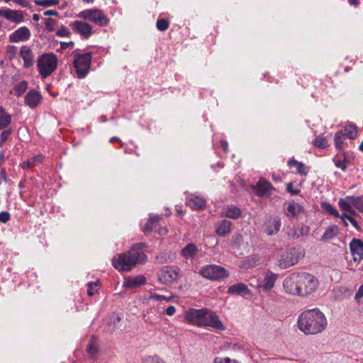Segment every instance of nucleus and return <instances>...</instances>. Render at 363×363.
<instances>
[{
    "label": "nucleus",
    "instance_id": "nucleus-1",
    "mask_svg": "<svg viewBox=\"0 0 363 363\" xmlns=\"http://www.w3.org/2000/svg\"><path fill=\"white\" fill-rule=\"evenodd\" d=\"M147 247L145 242L133 245L128 252L117 254L113 257V267L121 272H129L137 265L143 264L147 259L145 252Z\"/></svg>",
    "mask_w": 363,
    "mask_h": 363
},
{
    "label": "nucleus",
    "instance_id": "nucleus-2",
    "mask_svg": "<svg viewBox=\"0 0 363 363\" xmlns=\"http://www.w3.org/2000/svg\"><path fill=\"white\" fill-rule=\"evenodd\" d=\"M328 325L325 314L318 308L308 309L301 313L297 319V326L306 335L323 333Z\"/></svg>",
    "mask_w": 363,
    "mask_h": 363
},
{
    "label": "nucleus",
    "instance_id": "nucleus-3",
    "mask_svg": "<svg viewBox=\"0 0 363 363\" xmlns=\"http://www.w3.org/2000/svg\"><path fill=\"white\" fill-rule=\"evenodd\" d=\"M58 59L53 52L43 53L37 60V68L42 79H45L57 69Z\"/></svg>",
    "mask_w": 363,
    "mask_h": 363
},
{
    "label": "nucleus",
    "instance_id": "nucleus-4",
    "mask_svg": "<svg viewBox=\"0 0 363 363\" xmlns=\"http://www.w3.org/2000/svg\"><path fill=\"white\" fill-rule=\"evenodd\" d=\"M74 51V66L75 67L77 77L80 79L84 78L88 74L90 68V65L92 60V53L88 52L84 54H78Z\"/></svg>",
    "mask_w": 363,
    "mask_h": 363
},
{
    "label": "nucleus",
    "instance_id": "nucleus-5",
    "mask_svg": "<svg viewBox=\"0 0 363 363\" xmlns=\"http://www.w3.org/2000/svg\"><path fill=\"white\" fill-rule=\"evenodd\" d=\"M77 17L88 20L100 27L106 26L110 21L104 12L99 9L84 10L77 14Z\"/></svg>",
    "mask_w": 363,
    "mask_h": 363
},
{
    "label": "nucleus",
    "instance_id": "nucleus-6",
    "mask_svg": "<svg viewBox=\"0 0 363 363\" xmlns=\"http://www.w3.org/2000/svg\"><path fill=\"white\" fill-rule=\"evenodd\" d=\"M199 274L207 279L211 281H219L228 278L230 275L228 271L224 267L216 265L210 264L202 267L199 270Z\"/></svg>",
    "mask_w": 363,
    "mask_h": 363
},
{
    "label": "nucleus",
    "instance_id": "nucleus-7",
    "mask_svg": "<svg viewBox=\"0 0 363 363\" xmlns=\"http://www.w3.org/2000/svg\"><path fill=\"white\" fill-rule=\"evenodd\" d=\"M298 273L301 296L313 293L317 289L319 284L318 279L307 272Z\"/></svg>",
    "mask_w": 363,
    "mask_h": 363
},
{
    "label": "nucleus",
    "instance_id": "nucleus-8",
    "mask_svg": "<svg viewBox=\"0 0 363 363\" xmlns=\"http://www.w3.org/2000/svg\"><path fill=\"white\" fill-rule=\"evenodd\" d=\"M181 269L177 267L165 266L159 272L160 281L165 284L177 281L180 277Z\"/></svg>",
    "mask_w": 363,
    "mask_h": 363
},
{
    "label": "nucleus",
    "instance_id": "nucleus-9",
    "mask_svg": "<svg viewBox=\"0 0 363 363\" xmlns=\"http://www.w3.org/2000/svg\"><path fill=\"white\" fill-rule=\"evenodd\" d=\"M283 287L286 293L301 296L299 285V273H293L283 281Z\"/></svg>",
    "mask_w": 363,
    "mask_h": 363
},
{
    "label": "nucleus",
    "instance_id": "nucleus-10",
    "mask_svg": "<svg viewBox=\"0 0 363 363\" xmlns=\"http://www.w3.org/2000/svg\"><path fill=\"white\" fill-rule=\"evenodd\" d=\"M200 327H211L218 330H224L225 327L216 313L206 308Z\"/></svg>",
    "mask_w": 363,
    "mask_h": 363
},
{
    "label": "nucleus",
    "instance_id": "nucleus-11",
    "mask_svg": "<svg viewBox=\"0 0 363 363\" xmlns=\"http://www.w3.org/2000/svg\"><path fill=\"white\" fill-rule=\"evenodd\" d=\"M298 262V258L294 249H289L280 255L278 266L284 269L296 264Z\"/></svg>",
    "mask_w": 363,
    "mask_h": 363
},
{
    "label": "nucleus",
    "instance_id": "nucleus-12",
    "mask_svg": "<svg viewBox=\"0 0 363 363\" xmlns=\"http://www.w3.org/2000/svg\"><path fill=\"white\" fill-rule=\"evenodd\" d=\"M70 27L74 33L79 34L83 39H88L94 33L92 26L85 21H74Z\"/></svg>",
    "mask_w": 363,
    "mask_h": 363
},
{
    "label": "nucleus",
    "instance_id": "nucleus-13",
    "mask_svg": "<svg viewBox=\"0 0 363 363\" xmlns=\"http://www.w3.org/2000/svg\"><path fill=\"white\" fill-rule=\"evenodd\" d=\"M256 194L259 197H269L275 191V188L265 179L261 178L254 186Z\"/></svg>",
    "mask_w": 363,
    "mask_h": 363
},
{
    "label": "nucleus",
    "instance_id": "nucleus-14",
    "mask_svg": "<svg viewBox=\"0 0 363 363\" xmlns=\"http://www.w3.org/2000/svg\"><path fill=\"white\" fill-rule=\"evenodd\" d=\"M206 311V308H190L186 311L184 318L186 322L200 327Z\"/></svg>",
    "mask_w": 363,
    "mask_h": 363
},
{
    "label": "nucleus",
    "instance_id": "nucleus-15",
    "mask_svg": "<svg viewBox=\"0 0 363 363\" xmlns=\"http://www.w3.org/2000/svg\"><path fill=\"white\" fill-rule=\"evenodd\" d=\"M31 36L30 30L26 26H22L9 35V40L12 43L27 41Z\"/></svg>",
    "mask_w": 363,
    "mask_h": 363
},
{
    "label": "nucleus",
    "instance_id": "nucleus-16",
    "mask_svg": "<svg viewBox=\"0 0 363 363\" xmlns=\"http://www.w3.org/2000/svg\"><path fill=\"white\" fill-rule=\"evenodd\" d=\"M0 16L16 23L24 21V12L20 10L0 9Z\"/></svg>",
    "mask_w": 363,
    "mask_h": 363
},
{
    "label": "nucleus",
    "instance_id": "nucleus-17",
    "mask_svg": "<svg viewBox=\"0 0 363 363\" xmlns=\"http://www.w3.org/2000/svg\"><path fill=\"white\" fill-rule=\"evenodd\" d=\"M19 55L23 61V67L25 69H29L34 65L35 55L33 50L29 46H21Z\"/></svg>",
    "mask_w": 363,
    "mask_h": 363
},
{
    "label": "nucleus",
    "instance_id": "nucleus-18",
    "mask_svg": "<svg viewBox=\"0 0 363 363\" xmlns=\"http://www.w3.org/2000/svg\"><path fill=\"white\" fill-rule=\"evenodd\" d=\"M351 254L354 262H359L363 259V241L353 238L349 245Z\"/></svg>",
    "mask_w": 363,
    "mask_h": 363
},
{
    "label": "nucleus",
    "instance_id": "nucleus-19",
    "mask_svg": "<svg viewBox=\"0 0 363 363\" xmlns=\"http://www.w3.org/2000/svg\"><path fill=\"white\" fill-rule=\"evenodd\" d=\"M281 219L278 216L270 218L264 223V232L268 235H276L280 230Z\"/></svg>",
    "mask_w": 363,
    "mask_h": 363
},
{
    "label": "nucleus",
    "instance_id": "nucleus-20",
    "mask_svg": "<svg viewBox=\"0 0 363 363\" xmlns=\"http://www.w3.org/2000/svg\"><path fill=\"white\" fill-rule=\"evenodd\" d=\"M42 96L39 91L31 89L25 96V104L30 108H35L40 102Z\"/></svg>",
    "mask_w": 363,
    "mask_h": 363
},
{
    "label": "nucleus",
    "instance_id": "nucleus-21",
    "mask_svg": "<svg viewBox=\"0 0 363 363\" xmlns=\"http://www.w3.org/2000/svg\"><path fill=\"white\" fill-rule=\"evenodd\" d=\"M227 293L230 295H238L242 296H246L251 294L250 290L247 286L243 283H237L230 286L228 289Z\"/></svg>",
    "mask_w": 363,
    "mask_h": 363
},
{
    "label": "nucleus",
    "instance_id": "nucleus-22",
    "mask_svg": "<svg viewBox=\"0 0 363 363\" xmlns=\"http://www.w3.org/2000/svg\"><path fill=\"white\" fill-rule=\"evenodd\" d=\"M303 211V208L301 204L295 202L294 201H291L287 204V207L285 211V215L287 217L296 218L299 215H301Z\"/></svg>",
    "mask_w": 363,
    "mask_h": 363
},
{
    "label": "nucleus",
    "instance_id": "nucleus-23",
    "mask_svg": "<svg viewBox=\"0 0 363 363\" xmlns=\"http://www.w3.org/2000/svg\"><path fill=\"white\" fill-rule=\"evenodd\" d=\"M241 210L233 205H228L224 207L221 211L222 217H226L231 219H238L241 216Z\"/></svg>",
    "mask_w": 363,
    "mask_h": 363
},
{
    "label": "nucleus",
    "instance_id": "nucleus-24",
    "mask_svg": "<svg viewBox=\"0 0 363 363\" xmlns=\"http://www.w3.org/2000/svg\"><path fill=\"white\" fill-rule=\"evenodd\" d=\"M186 205L193 209L203 210L206 207V201L203 197L191 195L187 199Z\"/></svg>",
    "mask_w": 363,
    "mask_h": 363
},
{
    "label": "nucleus",
    "instance_id": "nucleus-25",
    "mask_svg": "<svg viewBox=\"0 0 363 363\" xmlns=\"http://www.w3.org/2000/svg\"><path fill=\"white\" fill-rule=\"evenodd\" d=\"M232 222L228 220H223L217 224L216 233L220 237H225L230 233Z\"/></svg>",
    "mask_w": 363,
    "mask_h": 363
},
{
    "label": "nucleus",
    "instance_id": "nucleus-26",
    "mask_svg": "<svg viewBox=\"0 0 363 363\" xmlns=\"http://www.w3.org/2000/svg\"><path fill=\"white\" fill-rule=\"evenodd\" d=\"M146 279L143 276L126 278L123 282V286L130 289H136L143 285Z\"/></svg>",
    "mask_w": 363,
    "mask_h": 363
},
{
    "label": "nucleus",
    "instance_id": "nucleus-27",
    "mask_svg": "<svg viewBox=\"0 0 363 363\" xmlns=\"http://www.w3.org/2000/svg\"><path fill=\"white\" fill-rule=\"evenodd\" d=\"M199 249L194 243L187 244L182 250V255L186 259H193L196 257Z\"/></svg>",
    "mask_w": 363,
    "mask_h": 363
},
{
    "label": "nucleus",
    "instance_id": "nucleus-28",
    "mask_svg": "<svg viewBox=\"0 0 363 363\" xmlns=\"http://www.w3.org/2000/svg\"><path fill=\"white\" fill-rule=\"evenodd\" d=\"M343 199L363 213V196H347Z\"/></svg>",
    "mask_w": 363,
    "mask_h": 363
},
{
    "label": "nucleus",
    "instance_id": "nucleus-29",
    "mask_svg": "<svg viewBox=\"0 0 363 363\" xmlns=\"http://www.w3.org/2000/svg\"><path fill=\"white\" fill-rule=\"evenodd\" d=\"M88 355L94 359L98 353V342L95 336H91L86 347Z\"/></svg>",
    "mask_w": 363,
    "mask_h": 363
},
{
    "label": "nucleus",
    "instance_id": "nucleus-30",
    "mask_svg": "<svg viewBox=\"0 0 363 363\" xmlns=\"http://www.w3.org/2000/svg\"><path fill=\"white\" fill-rule=\"evenodd\" d=\"M338 206L342 212H348L349 215L354 218L357 217L359 214L356 211V208L352 205L345 201L343 199H340L338 201Z\"/></svg>",
    "mask_w": 363,
    "mask_h": 363
},
{
    "label": "nucleus",
    "instance_id": "nucleus-31",
    "mask_svg": "<svg viewBox=\"0 0 363 363\" xmlns=\"http://www.w3.org/2000/svg\"><path fill=\"white\" fill-rule=\"evenodd\" d=\"M11 116L7 113L5 108L0 106V130H4L11 123Z\"/></svg>",
    "mask_w": 363,
    "mask_h": 363
},
{
    "label": "nucleus",
    "instance_id": "nucleus-32",
    "mask_svg": "<svg viewBox=\"0 0 363 363\" xmlns=\"http://www.w3.org/2000/svg\"><path fill=\"white\" fill-rule=\"evenodd\" d=\"M288 166L289 167H296L297 173L301 176H306L308 174V167L303 162H298L294 158L289 160Z\"/></svg>",
    "mask_w": 363,
    "mask_h": 363
},
{
    "label": "nucleus",
    "instance_id": "nucleus-33",
    "mask_svg": "<svg viewBox=\"0 0 363 363\" xmlns=\"http://www.w3.org/2000/svg\"><path fill=\"white\" fill-rule=\"evenodd\" d=\"M338 233L339 228L336 225H331L325 230L320 238V240L323 242L329 241L337 235Z\"/></svg>",
    "mask_w": 363,
    "mask_h": 363
},
{
    "label": "nucleus",
    "instance_id": "nucleus-34",
    "mask_svg": "<svg viewBox=\"0 0 363 363\" xmlns=\"http://www.w3.org/2000/svg\"><path fill=\"white\" fill-rule=\"evenodd\" d=\"M344 135L350 140H354L357 135V126L353 124H348L342 130Z\"/></svg>",
    "mask_w": 363,
    "mask_h": 363
},
{
    "label": "nucleus",
    "instance_id": "nucleus-35",
    "mask_svg": "<svg viewBox=\"0 0 363 363\" xmlns=\"http://www.w3.org/2000/svg\"><path fill=\"white\" fill-rule=\"evenodd\" d=\"M277 275L271 273L268 274L262 281V287L265 291H269L274 285Z\"/></svg>",
    "mask_w": 363,
    "mask_h": 363
},
{
    "label": "nucleus",
    "instance_id": "nucleus-36",
    "mask_svg": "<svg viewBox=\"0 0 363 363\" xmlns=\"http://www.w3.org/2000/svg\"><path fill=\"white\" fill-rule=\"evenodd\" d=\"M28 84L26 81H21L13 86V91L16 96H22L27 90Z\"/></svg>",
    "mask_w": 363,
    "mask_h": 363
},
{
    "label": "nucleus",
    "instance_id": "nucleus-37",
    "mask_svg": "<svg viewBox=\"0 0 363 363\" xmlns=\"http://www.w3.org/2000/svg\"><path fill=\"white\" fill-rule=\"evenodd\" d=\"M308 232V228L305 225H301V227H296L294 228L291 233H289V235L293 238H298L301 236H303L306 234H307Z\"/></svg>",
    "mask_w": 363,
    "mask_h": 363
},
{
    "label": "nucleus",
    "instance_id": "nucleus-38",
    "mask_svg": "<svg viewBox=\"0 0 363 363\" xmlns=\"http://www.w3.org/2000/svg\"><path fill=\"white\" fill-rule=\"evenodd\" d=\"M334 292L335 294L336 298L342 299L345 297L350 296L352 293L345 286H338L335 289Z\"/></svg>",
    "mask_w": 363,
    "mask_h": 363
},
{
    "label": "nucleus",
    "instance_id": "nucleus-39",
    "mask_svg": "<svg viewBox=\"0 0 363 363\" xmlns=\"http://www.w3.org/2000/svg\"><path fill=\"white\" fill-rule=\"evenodd\" d=\"M313 145L319 149H325L329 146L328 140L323 136H317L313 142Z\"/></svg>",
    "mask_w": 363,
    "mask_h": 363
},
{
    "label": "nucleus",
    "instance_id": "nucleus-40",
    "mask_svg": "<svg viewBox=\"0 0 363 363\" xmlns=\"http://www.w3.org/2000/svg\"><path fill=\"white\" fill-rule=\"evenodd\" d=\"M345 135L342 130L337 131L334 136V143L336 148L340 149L342 147Z\"/></svg>",
    "mask_w": 363,
    "mask_h": 363
},
{
    "label": "nucleus",
    "instance_id": "nucleus-41",
    "mask_svg": "<svg viewBox=\"0 0 363 363\" xmlns=\"http://www.w3.org/2000/svg\"><path fill=\"white\" fill-rule=\"evenodd\" d=\"M58 21L56 19L52 18H48L45 19V28L48 32H53L57 27Z\"/></svg>",
    "mask_w": 363,
    "mask_h": 363
},
{
    "label": "nucleus",
    "instance_id": "nucleus-42",
    "mask_svg": "<svg viewBox=\"0 0 363 363\" xmlns=\"http://www.w3.org/2000/svg\"><path fill=\"white\" fill-rule=\"evenodd\" d=\"M149 298L150 300L155 301H166V302H170L172 300V296H166L163 295H160L156 294L154 291L150 292Z\"/></svg>",
    "mask_w": 363,
    "mask_h": 363
},
{
    "label": "nucleus",
    "instance_id": "nucleus-43",
    "mask_svg": "<svg viewBox=\"0 0 363 363\" xmlns=\"http://www.w3.org/2000/svg\"><path fill=\"white\" fill-rule=\"evenodd\" d=\"M35 4L43 7H50L59 4L60 0H34Z\"/></svg>",
    "mask_w": 363,
    "mask_h": 363
},
{
    "label": "nucleus",
    "instance_id": "nucleus-44",
    "mask_svg": "<svg viewBox=\"0 0 363 363\" xmlns=\"http://www.w3.org/2000/svg\"><path fill=\"white\" fill-rule=\"evenodd\" d=\"M17 52V47L14 45H8L6 48V57L10 60H13L16 57Z\"/></svg>",
    "mask_w": 363,
    "mask_h": 363
},
{
    "label": "nucleus",
    "instance_id": "nucleus-45",
    "mask_svg": "<svg viewBox=\"0 0 363 363\" xmlns=\"http://www.w3.org/2000/svg\"><path fill=\"white\" fill-rule=\"evenodd\" d=\"M156 27L160 31H165L169 27V22L164 18H158L156 23Z\"/></svg>",
    "mask_w": 363,
    "mask_h": 363
},
{
    "label": "nucleus",
    "instance_id": "nucleus-46",
    "mask_svg": "<svg viewBox=\"0 0 363 363\" xmlns=\"http://www.w3.org/2000/svg\"><path fill=\"white\" fill-rule=\"evenodd\" d=\"M13 130L11 128H5L0 135V146H3L9 137L11 135Z\"/></svg>",
    "mask_w": 363,
    "mask_h": 363
},
{
    "label": "nucleus",
    "instance_id": "nucleus-47",
    "mask_svg": "<svg viewBox=\"0 0 363 363\" xmlns=\"http://www.w3.org/2000/svg\"><path fill=\"white\" fill-rule=\"evenodd\" d=\"M56 36L63 38V37H67L69 38L71 36V32L65 26H62L59 30L55 33Z\"/></svg>",
    "mask_w": 363,
    "mask_h": 363
},
{
    "label": "nucleus",
    "instance_id": "nucleus-48",
    "mask_svg": "<svg viewBox=\"0 0 363 363\" xmlns=\"http://www.w3.org/2000/svg\"><path fill=\"white\" fill-rule=\"evenodd\" d=\"M99 281H94L88 283L87 294L89 296H94L96 292V287L98 286Z\"/></svg>",
    "mask_w": 363,
    "mask_h": 363
},
{
    "label": "nucleus",
    "instance_id": "nucleus-49",
    "mask_svg": "<svg viewBox=\"0 0 363 363\" xmlns=\"http://www.w3.org/2000/svg\"><path fill=\"white\" fill-rule=\"evenodd\" d=\"M154 228H155V224L149 219L147 221V223H145V225L143 226V231L145 233H147L152 231Z\"/></svg>",
    "mask_w": 363,
    "mask_h": 363
},
{
    "label": "nucleus",
    "instance_id": "nucleus-50",
    "mask_svg": "<svg viewBox=\"0 0 363 363\" xmlns=\"http://www.w3.org/2000/svg\"><path fill=\"white\" fill-rule=\"evenodd\" d=\"M325 209L334 217L339 216V212L331 204H327Z\"/></svg>",
    "mask_w": 363,
    "mask_h": 363
},
{
    "label": "nucleus",
    "instance_id": "nucleus-51",
    "mask_svg": "<svg viewBox=\"0 0 363 363\" xmlns=\"http://www.w3.org/2000/svg\"><path fill=\"white\" fill-rule=\"evenodd\" d=\"M286 191L289 193L291 194L292 195H298L301 192V190L299 189H293V183L292 182H289L287 184Z\"/></svg>",
    "mask_w": 363,
    "mask_h": 363
},
{
    "label": "nucleus",
    "instance_id": "nucleus-52",
    "mask_svg": "<svg viewBox=\"0 0 363 363\" xmlns=\"http://www.w3.org/2000/svg\"><path fill=\"white\" fill-rule=\"evenodd\" d=\"M10 220V214L6 211L0 213V223H6Z\"/></svg>",
    "mask_w": 363,
    "mask_h": 363
},
{
    "label": "nucleus",
    "instance_id": "nucleus-53",
    "mask_svg": "<svg viewBox=\"0 0 363 363\" xmlns=\"http://www.w3.org/2000/svg\"><path fill=\"white\" fill-rule=\"evenodd\" d=\"M335 164L337 167L341 169L342 171H345L347 169L346 160H337L335 162Z\"/></svg>",
    "mask_w": 363,
    "mask_h": 363
},
{
    "label": "nucleus",
    "instance_id": "nucleus-54",
    "mask_svg": "<svg viewBox=\"0 0 363 363\" xmlns=\"http://www.w3.org/2000/svg\"><path fill=\"white\" fill-rule=\"evenodd\" d=\"M175 312L176 308L174 306H168L164 311V313L169 316L174 315Z\"/></svg>",
    "mask_w": 363,
    "mask_h": 363
},
{
    "label": "nucleus",
    "instance_id": "nucleus-55",
    "mask_svg": "<svg viewBox=\"0 0 363 363\" xmlns=\"http://www.w3.org/2000/svg\"><path fill=\"white\" fill-rule=\"evenodd\" d=\"M74 46V43L73 41H69L68 43L62 42L60 43V47L62 49H67L72 48Z\"/></svg>",
    "mask_w": 363,
    "mask_h": 363
},
{
    "label": "nucleus",
    "instance_id": "nucleus-56",
    "mask_svg": "<svg viewBox=\"0 0 363 363\" xmlns=\"http://www.w3.org/2000/svg\"><path fill=\"white\" fill-rule=\"evenodd\" d=\"M13 1L23 8H30L28 2L26 0H13Z\"/></svg>",
    "mask_w": 363,
    "mask_h": 363
},
{
    "label": "nucleus",
    "instance_id": "nucleus-57",
    "mask_svg": "<svg viewBox=\"0 0 363 363\" xmlns=\"http://www.w3.org/2000/svg\"><path fill=\"white\" fill-rule=\"evenodd\" d=\"M350 217H351V216L349 215L348 212H342V214H340L339 213V216H335V218H338L340 220H349Z\"/></svg>",
    "mask_w": 363,
    "mask_h": 363
},
{
    "label": "nucleus",
    "instance_id": "nucleus-58",
    "mask_svg": "<svg viewBox=\"0 0 363 363\" xmlns=\"http://www.w3.org/2000/svg\"><path fill=\"white\" fill-rule=\"evenodd\" d=\"M348 221L352 225V226L356 230H360V227H359L357 221L353 217L351 216Z\"/></svg>",
    "mask_w": 363,
    "mask_h": 363
},
{
    "label": "nucleus",
    "instance_id": "nucleus-59",
    "mask_svg": "<svg viewBox=\"0 0 363 363\" xmlns=\"http://www.w3.org/2000/svg\"><path fill=\"white\" fill-rule=\"evenodd\" d=\"M363 297V284L361 285L355 294V298L359 299Z\"/></svg>",
    "mask_w": 363,
    "mask_h": 363
},
{
    "label": "nucleus",
    "instance_id": "nucleus-60",
    "mask_svg": "<svg viewBox=\"0 0 363 363\" xmlns=\"http://www.w3.org/2000/svg\"><path fill=\"white\" fill-rule=\"evenodd\" d=\"M44 15L45 16H58V12L55 10H48L44 12Z\"/></svg>",
    "mask_w": 363,
    "mask_h": 363
},
{
    "label": "nucleus",
    "instance_id": "nucleus-61",
    "mask_svg": "<svg viewBox=\"0 0 363 363\" xmlns=\"http://www.w3.org/2000/svg\"><path fill=\"white\" fill-rule=\"evenodd\" d=\"M33 165V162L31 160H27L23 163L22 168L28 169V168L32 167Z\"/></svg>",
    "mask_w": 363,
    "mask_h": 363
},
{
    "label": "nucleus",
    "instance_id": "nucleus-62",
    "mask_svg": "<svg viewBox=\"0 0 363 363\" xmlns=\"http://www.w3.org/2000/svg\"><path fill=\"white\" fill-rule=\"evenodd\" d=\"M149 219L155 225V223L160 219V217L159 216H152Z\"/></svg>",
    "mask_w": 363,
    "mask_h": 363
},
{
    "label": "nucleus",
    "instance_id": "nucleus-63",
    "mask_svg": "<svg viewBox=\"0 0 363 363\" xmlns=\"http://www.w3.org/2000/svg\"><path fill=\"white\" fill-rule=\"evenodd\" d=\"M349 4L352 6H354L355 7H357L359 4V0H347Z\"/></svg>",
    "mask_w": 363,
    "mask_h": 363
},
{
    "label": "nucleus",
    "instance_id": "nucleus-64",
    "mask_svg": "<svg viewBox=\"0 0 363 363\" xmlns=\"http://www.w3.org/2000/svg\"><path fill=\"white\" fill-rule=\"evenodd\" d=\"M109 141H110V143H114V142H116V141L121 142V140L118 137L114 136V137L111 138Z\"/></svg>",
    "mask_w": 363,
    "mask_h": 363
}]
</instances>
